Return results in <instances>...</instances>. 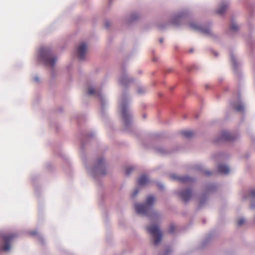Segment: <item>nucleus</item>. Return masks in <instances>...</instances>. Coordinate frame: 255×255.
I'll list each match as a JSON object with an SVG mask.
<instances>
[{
  "instance_id": "obj_13",
  "label": "nucleus",
  "mask_w": 255,
  "mask_h": 255,
  "mask_svg": "<svg viewBox=\"0 0 255 255\" xmlns=\"http://www.w3.org/2000/svg\"><path fill=\"white\" fill-rule=\"evenodd\" d=\"M175 193L185 202L187 203L192 196V190L190 188H186L177 190Z\"/></svg>"
},
{
  "instance_id": "obj_43",
  "label": "nucleus",
  "mask_w": 255,
  "mask_h": 255,
  "mask_svg": "<svg viewBox=\"0 0 255 255\" xmlns=\"http://www.w3.org/2000/svg\"><path fill=\"white\" fill-rule=\"evenodd\" d=\"M142 117H143V119H145L146 118V114H143Z\"/></svg>"
},
{
  "instance_id": "obj_12",
  "label": "nucleus",
  "mask_w": 255,
  "mask_h": 255,
  "mask_svg": "<svg viewBox=\"0 0 255 255\" xmlns=\"http://www.w3.org/2000/svg\"><path fill=\"white\" fill-rule=\"evenodd\" d=\"M16 236V235L15 234H2L0 235L1 238L3 240L4 242V245L1 249L2 251L7 252L10 250V242Z\"/></svg>"
},
{
  "instance_id": "obj_6",
  "label": "nucleus",
  "mask_w": 255,
  "mask_h": 255,
  "mask_svg": "<svg viewBox=\"0 0 255 255\" xmlns=\"http://www.w3.org/2000/svg\"><path fill=\"white\" fill-rule=\"evenodd\" d=\"M191 29L200 31L206 36H212L213 33L211 29V23L209 22L205 24H198L195 22H192L189 24Z\"/></svg>"
},
{
  "instance_id": "obj_35",
  "label": "nucleus",
  "mask_w": 255,
  "mask_h": 255,
  "mask_svg": "<svg viewBox=\"0 0 255 255\" xmlns=\"http://www.w3.org/2000/svg\"><path fill=\"white\" fill-rule=\"evenodd\" d=\"M138 192H139V190H138V188L135 189L134 190L133 192L132 193V195H131V197H132V198H134V197H135V196H136L137 195V194H138Z\"/></svg>"
},
{
  "instance_id": "obj_24",
  "label": "nucleus",
  "mask_w": 255,
  "mask_h": 255,
  "mask_svg": "<svg viewBox=\"0 0 255 255\" xmlns=\"http://www.w3.org/2000/svg\"><path fill=\"white\" fill-rule=\"evenodd\" d=\"M249 198L251 200L252 204L251 208L253 209H255V189H252L250 190Z\"/></svg>"
},
{
  "instance_id": "obj_37",
  "label": "nucleus",
  "mask_w": 255,
  "mask_h": 255,
  "mask_svg": "<svg viewBox=\"0 0 255 255\" xmlns=\"http://www.w3.org/2000/svg\"><path fill=\"white\" fill-rule=\"evenodd\" d=\"M34 80L36 82H39L40 81V79L38 76H35L34 77Z\"/></svg>"
},
{
  "instance_id": "obj_32",
  "label": "nucleus",
  "mask_w": 255,
  "mask_h": 255,
  "mask_svg": "<svg viewBox=\"0 0 255 255\" xmlns=\"http://www.w3.org/2000/svg\"><path fill=\"white\" fill-rule=\"evenodd\" d=\"M172 249L170 247H167L163 255H169L172 253Z\"/></svg>"
},
{
  "instance_id": "obj_1",
  "label": "nucleus",
  "mask_w": 255,
  "mask_h": 255,
  "mask_svg": "<svg viewBox=\"0 0 255 255\" xmlns=\"http://www.w3.org/2000/svg\"><path fill=\"white\" fill-rule=\"evenodd\" d=\"M155 201V197L149 195L146 198L144 203H135L134 208L137 214L147 216L153 221H156L159 220L160 216V214L153 210Z\"/></svg>"
},
{
  "instance_id": "obj_17",
  "label": "nucleus",
  "mask_w": 255,
  "mask_h": 255,
  "mask_svg": "<svg viewBox=\"0 0 255 255\" xmlns=\"http://www.w3.org/2000/svg\"><path fill=\"white\" fill-rule=\"evenodd\" d=\"M171 178L174 180H177L181 183H185L187 182H192L194 181L195 180V179L192 178L188 176H178L176 175L175 174H171Z\"/></svg>"
},
{
  "instance_id": "obj_11",
  "label": "nucleus",
  "mask_w": 255,
  "mask_h": 255,
  "mask_svg": "<svg viewBox=\"0 0 255 255\" xmlns=\"http://www.w3.org/2000/svg\"><path fill=\"white\" fill-rule=\"evenodd\" d=\"M189 12L187 10H184L176 14L173 15L171 19V23L174 25H179L183 20L188 16Z\"/></svg>"
},
{
  "instance_id": "obj_31",
  "label": "nucleus",
  "mask_w": 255,
  "mask_h": 255,
  "mask_svg": "<svg viewBox=\"0 0 255 255\" xmlns=\"http://www.w3.org/2000/svg\"><path fill=\"white\" fill-rule=\"evenodd\" d=\"M175 230V226L174 224H172L170 225L169 228L168 230V232L170 234H173L174 233V231Z\"/></svg>"
},
{
  "instance_id": "obj_27",
  "label": "nucleus",
  "mask_w": 255,
  "mask_h": 255,
  "mask_svg": "<svg viewBox=\"0 0 255 255\" xmlns=\"http://www.w3.org/2000/svg\"><path fill=\"white\" fill-rule=\"evenodd\" d=\"M181 134L187 138H190L194 135V132L192 130H185L181 132Z\"/></svg>"
},
{
  "instance_id": "obj_14",
  "label": "nucleus",
  "mask_w": 255,
  "mask_h": 255,
  "mask_svg": "<svg viewBox=\"0 0 255 255\" xmlns=\"http://www.w3.org/2000/svg\"><path fill=\"white\" fill-rule=\"evenodd\" d=\"M87 45L85 42H82L77 47L76 50V54L79 60H84L85 54L87 51Z\"/></svg>"
},
{
  "instance_id": "obj_38",
  "label": "nucleus",
  "mask_w": 255,
  "mask_h": 255,
  "mask_svg": "<svg viewBox=\"0 0 255 255\" xmlns=\"http://www.w3.org/2000/svg\"><path fill=\"white\" fill-rule=\"evenodd\" d=\"M213 54L216 57H217L219 55L218 53L217 52H216V51H213Z\"/></svg>"
},
{
  "instance_id": "obj_41",
  "label": "nucleus",
  "mask_w": 255,
  "mask_h": 255,
  "mask_svg": "<svg viewBox=\"0 0 255 255\" xmlns=\"http://www.w3.org/2000/svg\"><path fill=\"white\" fill-rule=\"evenodd\" d=\"M165 27L164 25H160V28L162 29Z\"/></svg>"
},
{
  "instance_id": "obj_19",
  "label": "nucleus",
  "mask_w": 255,
  "mask_h": 255,
  "mask_svg": "<svg viewBox=\"0 0 255 255\" xmlns=\"http://www.w3.org/2000/svg\"><path fill=\"white\" fill-rule=\"evenodd\" d=\"M230 55L231 61V62L233 64V66L234 71L236 74H238V69L240 67V63H239L237 61L236 58L232 51H231L230 52Z\"/></svg>"
},
{
  "instance_id": "obj_10",
  "label": "nucleus",
  "mask_w": 255,
  "mask_h": 255,
  "mask_svg": "<svg viewBox=\"0 0 255 255\" xmlns=\"http://www.w3.org/2000/svg\"><path fill=\"white\" fill-rule=\"evenodd\" d=\"M133 81V79L128 77L126 69L122 67V72L118 78V82L120 85L125 88H127L129 84Z\"/></svg>"
},
{
  "instance_id": "obj_42",
  "label": "nucleus",
  "mask_w": 255,
  "mask_h": 255,
  "mask_svg": "<svg viewBox=\"0 0 255 255\" xmlns=\"http://www.w3.org/2000/svg\"><path fill=\"white\" fill-rule=\"evenodd\" d=\"M194 51V49L193 48H191L190 50H189V52L190 53H192Z\"/></svg>"
},
{
  "instance_id": "obj_25",
  "label": "nucleus",
  "mask_w": 255,
  "mask_h": 255,
  "mask_svg": "<svg viewBox=\"0 0 255 255\" xmlns=\"http://www.w3.org/2000/svg\"><path fill=\"white\" fill-rule=\"evenodd\" d=\"M149 182L148 177L145 175H142L137 180V183L139 185L143 186Z\"/></svg>"
},
{
  "instance_id": "obj_22",
  "label": "nucleus",
  "mask_w": 255,
  "mask_h": 255,
  "mask_svg": "<svg viewBox=\"0 0 255 255\" xmlns=\"http://www.w3.org/2000/svg\"><path fill=\"white\" fill-rule=\"evenodd\" d=\"M218 170L221 174L227 175L230 172V169L228 165L220 164L218 166Z\"/></svg>"
},
{
  "instance_id": "obj_2",
  "label": "nucleus",
  "mask_w": 255,
  "mask_h": 255,
  "mask_svg": "<svg viewBox=\"0 0 255 255\" xmlns=\"http://www.w3.org/2000/svg\"><path fill=\"white\" fill-rule=\"evenodd\" d=\"M129 99L126 92H124L119 100V107L121 109V114L124 122L125 130L128 132L132 131V115L129 108Z\"/></svg>"
},
{
  "instance_id": "obj_20",
  "label": "nucleus",
  "mask_w": 255,
  "mask_h": 255,
  "mask_svg": "<svg viewBox=\"0 0 255 255\" xmlns=\"http://www.w3.org/2000/svg\"><path fill=\"white\" fill-rule=\"evenodd\" d=\"M229 5V2L228 1H223L219 7L216 10V12L217 14L223 15L226 12Z\"/></svg>"
},
{
  "instance_id": "obj_9",
  "label": "nucleus",
  "mask_w": 255,
  "mask_h": 255,
  "mask_svg": "<svg viewBox=\"0 0 255 255\" xmlns=\"http://www.w3.org/2000/svg\"><path fill=\"white\" fill-rule=\"evenodd\" d=\"M205 193L200 198L199 207L201 208L206 203L207 200V194L211 193L216 191L217 186L214 183L207 184L206 186Z\"/></svg>"
},
{
  "instance_id": "obj_28",
  "label": "nucleus",
  "mask_w": 255,
  "mask_h": 255,
  "mask_svg": "<svg viewBox=\"0 0 255 255\" xmlns=\"http://www.w3.org/2000/svg\"><path fill=\"white\" fill-rule=\"evenodd\" d=\"M135 169V167L133 166H130L128 167L126 169L125 174L127 176L130 175L131 173Z\"/></svg>"
},
{
  "instance_id": "obj_29",
  "label": "nucleus",
  "mask_w": 255,
  "mask_h": 255,
  "mask_svg": "<svg viewBox=\"0 0 255 255\" xmlns=\"http://www.w3.org/2000/svg\"><path fill=\"white\" fill-rule=\"evenodd\" d=\"M146 92H147L146 89L143 87L139 86L137 88V94L139 95H143V94H145Z\"/></svg>"
},
{
  "instance_id": "obj_40",
  "label": "nucleus",
  "mask_w": 255,
  "mask_h": 255,
  "mask_svg": "<svg viewBox=\"0 0 255 255\" xmlns=\"http://www.w3.org/2000/svg\"><path fill=\"white\" fill-rule=\"evenodd\" d=\"M209 87H210V86H209V84H206V85H205V88H206V89H208V88H209Z\"/></svg>"
},
{
  "instance_id": "obj_44",
  "label": "nucleus",
  "mask_w": 255,
  "mask_h": 255,
  "mask_svg": "<svg viewBox=\"0 0 255 255\" xmlns=\"http://www.w3.org/2000/svg\"><path fill=\"white\" fill-rule=\"evenodd\" d=\"M199 117V116L198 115H196V116H195V118L196 119H198Z\"/></svg>"
},
{
  "instance_id": "obj_33",
  "label": "nucleus",
  "mask_w": 255,
  "mask_h": 255,
  "mask_svg": "<svg viewBox=\"0 0 255 255\" xmlns=\"http://www.w3.org/2000/svg\"><path fill=\"white\" fill-rule=\"evenodd\" d=\"M156 184L160 190H163L164 189V185L162 183L160 182H156Z\"/></svg>"
},
{
  "instance_id": "obj_7",
  "label": "nucleus",
  "mask_w": 255,
  "mask_h": 255,
  "mask_svg": "<svg viewBox=\"0 0 255 255\" xmlns=\"http://www.w3.org/2000/svg\"><path fill=\"white\" fill-rule=\"evenodd\" d=\"M239 134L231 133L228 130H223L214 139V142L218 143L221 142H232L238 139Z\"/></svg>"
},
{
  "instance_id": "obj_39",
  "label": "nucleus",
  "mask_w": 255,
  "mask_h": 255,
  "mask_svg": "<svg viewBox=\"0 0 255 255\" xmlns=\"http://www.w3.org/2000/svg\"><path fill=\"white\" fill-rule=\"evenodd\" d=\"M163 39L162 38H161L159 39V42L160 43H162L163 42Z\"/></svg>"
},
{
  "instance_id": "obj_30",
  "label": "nucleus",
  "mask_w": 255,
  "mask_h": 255,
  "mask_svg": "<svg viewBox=\"0 0 255 255\" xmlns=\"http://www.w3.org/2000/svg\"><path fill=\"white\" fill-rule=\"evenodd\" d=\"M239 29L238 25L236 23L232 22L230 27V30L237 32L238 31Z\"/></svg>"
},
{
  "instance_id": "obj_34",
  "label": "nucleus",
  "mask_w": 255,
  "mask_h": 255,
  "mask_svg": "<svg viewBox=\"0 0 255 255\" xmlns=\"http://www.w3.org/2000/svg\"><path fill=\"white\" fill-rule=\"evenodd\" d=\"M245 223V219L244 218H241L238 221V225L239 226H242L243 224Z\"/></svg>"
},
{
  "instance_id": "obj_4",
  "label": "nucleus",
  "mask_w": 255,
  "mask_h": 255,
  "mask_svg": "<svg viewBox=\"0 0 255 255\" xmlns=\"http://www.w3.org/2000/svg\"><path fill=\"white\" fill-rule=\"evenodd\" d=\"M37 59L45 66L49 67L53 70L57 61V57L53 54L51 48L42 46L38 51Z\"/></svg>"
},
{
  "instance_id": "obj_8",
  "label": "nucleus",
  "mask_w": 255,
  "mask_h": 255,
  "mask_svg": "<svg viewBox=\"0 0 255 255\" xmlns=\"http://www.w3.org/2000/svg\"><path fill=\"white\" fill-rule=\"evenodd\" d=\"M88 94L89 95H95L98 97L101 101L102 111L106 104V100L100 88L91 86L88 88Z\"/></svg>"
},
{
  "instance_id": "obj_45",
  "label": "nucleus",
  "mask_w": 255,
  "mask_h": 255,
  "mask_svg": "<svg viewBox=\"0 0 255 255\" xmlns=\"http://www.w3.org/2000/svg\"><path fill=\"white\" fill-rule=\"evenodd\" d=\"M112 0H109V4H111V3H112Z\"/></svg>"
},
{
  "instance_id": "obj_5",
  "label": "nucleus",
  "mask_w": 255,
  "mask_h": 255,
  "mask_svg": "<svg viewBox=\"0 0 255 255\" xmlns=\"http://www.w3.org/2000/svg\"><path fill=\"white\" fill-rule=\"evenodd\" d=\"M146 230L153 237L154 245L157 246L159 245L161 241L162 237V233L160 230L159 227L156 225L147 226Z\"/></svg>"
},
{
  "instance_id": "obj_26",
  "label": "nucleus",
  "mask_w": 255,
  "mask_h": 255,
  "mask_svg": "<svg viewBox=\"0 0 255 255\" xmlns=\"http://www.w3.org/2000/svg\"><path fill=\"white\" fill-rule=\"evenodd\" d=\"M195 168L196 170L201 172L204 173L205 175L207 176H209L211 175L212 172L209 170H204L203 169V167L202 165L199 164L195 166Z\"/></svg>"
},
{
  "instance_id": "obj_15",
  "label": "nucleus",
  "mask_w": 255,
  "mask_h": 255,
  "mask_svg": "<svg viewBox=\"0 0 255 255\" xmlns=\"http://www.w3.org/2000/svg\"><path fill=\"white\" fill-rule=\"evenodd\" d=\"M152 148L155 153L162 155H168L173 152V149L167 148L162 145H156Z\"/></svg>"
},
{
  "instance_id": "obj_3",
  "label": "nucleus",
  "mask_w": 255,
  "mask_h": 255,
  "mask_svg": "<svg viewBox=\"0 0 255 255\" xmlns=\"http://www.w3.org/2000/svg\"><path fill=\"white\" fill-rule=\"evenodd\" d=\"M82 160L85 163L86 168L88 172L95 179L98 180L99 178L104 176L107 174V166L106 160L104 156H100L97 158L94 165L89 166L86 163V157L85 155L82 156Z\"/></svg>"
},
{
  "instance_id": "obj_21",
  "label": "nucleus",
  "mask_w": 255,
  "mask_h": 255,
  "mask_svg": "<svg viewBox=\"0 0 255 255\" xmlns=\"http://www.w3.org/2000/svg\"><path fill=\"white\" fill-rule=\"evenodd\" d=\"M140 18V15L138 13L132 12L127 17V21L128 24L132 23L136 21Z\"/></svg>"
},
{
  "instance_id": "obj_16",
  "label": "nucleus",
  "mask_w": 255,
  "mask_h": 255,
  "mask_svg": "<svg viewBox=\"0 0 255 255\" xmlns=\"http://www.w3.org/2000/svg\"><path fill=\"white\" fill-rule=\"evenodd\" d=\"M231 105L237 112L244 113L245 111V105L241 101L240 97L238 98V103L231 102Z\"/></svg>"
},
{
  "instance_id": "obj_36",
  "label": "nucleus",
  "mask_w": 255,
  "mask_h": 255,
  "mask_svg": "<svg viewBox=\"0 0 255 255\" xmlns=\"http://www.w3.org/2000/svg\"><path fill=\"white\" fill-rule=\"evenodd\" d=\"M111 26V23L109 21L107 20L105 22V27L107 28H109Z\"/></svg>"
},
{
  "instance_id": "obj_18",
  "label": "nucleus",
  "mask_w": 255,
  "mask_h": 255,
  "mask_svg": "<svg viewBox=\"0 0 255 255\" xmlns=\"http://www.w3.org/2000/svg\"><path fill=\"white\" fill-rule=\"evenodd\" d=\"M95 133L94 132H92L90 133H82V137L80 139L81 142V148L82 150H84V146L86 144V140L88 139L92 138L94 137Z\"/></svg>"
},
{
  "instance_id": "obj_23",
  "label": "nucleus",
  "mask_w": 255,
  "mask_h": 255,
  "mask_svg": "<svg viewBox=\"0 0 255 255\" xmlns=\"http://www.w3.org/2000/svg\"><path fill=\"white\" fill-rule=\"evenodd\" d=\"M29 235L31 236H35L37 239V240L42 244L44 245V239L43 237L38 234L37 231H31L29 233Z\"/></svg>"
}]
</instances>
